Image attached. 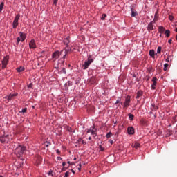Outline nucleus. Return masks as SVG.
Wrapping results in <instances>:
<instances>
[{"mask_svg": "<svg viewBox=\"0 0 177 177\" xmlns=\"http://www.w3.org/2000/svg\"><path fill=\"white\" fill-rule=\"evenodd\" d=\"M78 169H79V171H81V167H79Z\"/></svg>", "mask_w": 177, "mask_h": 177, "instance_id": "57", "label": "nucleus"}, {"mask_svg": "<svg viewBox=\"0 0 177 177\" xmlns=\"http://www.w3.org/2000/svg\"><path fill=\"white\" fill-rule=\"evenodd\" d=\"M20 19V14H17L12 22V28H17L19 26V19Z\"/></svg>", "mask_w": 177, "mask_h": 177, "instance_id": "3", "label": "nucleus"}, {"mask_svg": "<svg viewBox=\"0 0 177 177\" xmlns=\"http://www.w3.org/2000/svg\"><path fill=\"white\" fill-rule=\"evenodd\" d=\"M168 66H169L168 64H164V68H163L164 71H167V68L168 67Z\"/></svg>", "mask_w": 177, "mask_h": 177, "instance_id": "31", "label": "nucleus"}, {"mask_svg": "<svg viewBox=\"0 0 177 177\" xmlns=\"http://www.w3.org/2000/svg\"><path fill=\"white\" fill-rule=\"evenodd\" d=\"M143 95V92L142 91H138L137 92V96L136 97V99H139V97H140V96H142Z\"/></svg>", "mask_w": 177, "mask_h": 177, "instance_id": "18", "label": "nucleus"}, {"mask_svg": "<svg viewBox=\"0 0 177 177\" xmlns=\"http://www.w3.org/2000/svg\"><path fill=\"white\" fill-rule=\"evenodd\" d=\"M62 167H66V162H62Z\"/></svg>", "mask_w": 177, "mask_h": 177, "instance_id": "46", "label": "nucleus"}, {"mask_svg": "<svg viewBox=\"0 0 177 177\" xmlns=\"http://www.w3.org/2000/svg\"><path fill=\"white\" fill-rule=\"evenodd\" d=\"M169 60H172V56L169 55L167 58H166V62H167L168 63H169Z\"/></svg>", "mask_w": 177, "mask_h": 177, "instance_id": "27", "label": "nucleus"}, {"mask_svg": "<svg viewBox=\"0 0 177 177\" xmlns=\"http://www.w3.org/2000/svg\"><path fill=\"white\" fill-rule=\"evenodd\" d=\"M111 136H113V133L109 132L106 134V138L109 139V138H111Z\"/></svg>", "mask_w": 177, "mask_h": 177, "instance_id": "26", "label": "nucleus"}, {"mask_svg": "<svg viewBox=\"0 0 177 177\" xmlns=\"http://www.w3.org/2000/svg\"><path fill=\"white\" fill-rule=\"evenodd\" d=\"M3 6H5V3L3 2H1L0 4V13L2 12V10L3 9Z\"/></svg>", "mask_w": 177, "mask_h": 177, "instance_id": "25", "label": "nucleus"}, {"mask_svg": "<svg viewBox=\"0 0 177 177\" xmlns=\"http://www.w3.org/2000/svg\"><path fill=\"white\" fill-rule=\"evenodd\" d=\"M149 55H150L151 57H152L153 59H154V57H155V56H156V53H155V52H154V50H149Z\"/></svg>", "mask_w": 177, "mask_h": 177, "instance_id": "19", "label": "nucleus"}, {"mask_svg": "<svg viewBox=\"0 0 177 177\" xmlns=\"http://www.w3.org/2000/svg\"><path fill=\"white\" fill-rule=\"evenodd\" d=\"M68 176H70V172L66 171V172L65 173V175H64V177H68Z\"/></svg>", "mask_w": 177, "mask_h": 177, "instance_id": "36", "label": "nucleus"}, {"mask_svg": "<svg viewBox=\"0 0 177 177\" xmlns=\"http://www.w3.org/2000/svg\"><path fill=\"white\" fill-rule=\"evenodd\" d=\"M57 160H58L59 161H61V160H62V157L58 156V157L57 158Z\"/></svg>", "mask_w": 177, "mask_h": 177, "instance_id": "41", "label": "nucleus"}, {"mask_svg": "<svg viewBox=\"0 0 177 177\" xmlns=\"http://www.w3.org/2000/svg\"><path fill=\"white\" fill-rule=\"evenodd\" d=\"M18 93H10V95L3 97V99L7 100L8 102H10V100H15V98L16 97V96H18Z\"/></svg>", "mask_w": 177, "mask_h": 177, "instance_id": "4", "label": "nucleus"}, {"mask_svg": "<svg viewBox=\"0 0 177 177\" xmlns=\"http://www.w3.org/2000/svg\"><path fill=\"white\" fill-rule=\"evenodd\" d=\"M174 31H175L176 32H177V28L174 30Z\"/></svg>", "mask_w": 177, "mask_h": 177, "instance_id": "52", "label": "nucleus"}, {"mask_svg": "<svg viewBox=\"0 0 177 177\" xmlns=\"http://www.w3.org/2000/svg\"><path fill=\"white\" fill-rule=\"evenodd\" d=\"M28 88H32V83H30L28 86Z\"/></svg>", "mask_w": 177, "mask_h": 177, "instance_id": "42", "label": "nucleus"}, {"mask_svg": "<svg viewBox=\"0 0 177 177\" xmlns=\"http://www.w3.org/2000/svg\"><path fill=\"white\" fill-rule=\"evenodd\" d=\"M61 73L62 74H66V68H63L62 70L61 71Z\"/></svg>", "mask_w": 177, "mask_h": 177, "instance_id": "37", "label": "nucleus"}, {"mask_svg": "<svg viewBox=\"0 0 177 177\" xmlns=\"http://www.w3.org/2000/svg\"><path fill=\"white\" fill-rule=\"evenodd\" d=\"M73 86V82H67L66 84H65V86L66 88H68V86Z\"/></svg>", "mask_w": 177, "mask_h": 177, "instance_id": "21", "label": "nucleus"}, {"mask_svg": "<svg viewBox=\"0 0 177 177\" xmlns=\"http://www.w3.org/2000/svg\"><path fill=\"white\" fill-rule=\"evenodd\" d=\"M145 78L147 81H149L150 80V76H147Z\"/></svg>", "mask_w": 177, "mask_h": 177, "instance_id": "44", "label": "nucleus"}, {"mask_svg": "<svg viewBox=\"0 0 177 177\" xmlns=\"http://www.w3.org/2000/svg\"><path fill=\"white\" fill-rule=\"evenodd\" d=\"M59 0H54L53 1V5H55V6H56V5H57V1H58Z\"/></svg>", "mask_w": 177, "mask_h": 177, "instance_id": "39", "label": "nucleus"}, {"mask_svg": "<svg viewBox=\"0 0 177 177\" xmlns=\"http://www.w3.org/2000/svg\"><path fill=\"white\" fill-rule=\"evenodd\" d=\"M167 38H168L169 37V35H171V31H169V30H165V32Z\"/></svg>", "mask_w": 177, "mask_h": 177, "instance_id": "22", "label": "nucleus"}, {"mask_svg": "<svg viewBox=\"0 0 177 177\" xmlns=\"http://www.w3.org/2000/svg\"><path fill=\"white\" fill-rule=\"evenodd\" d=\"M79 167L81 168V167H82V165H81V164H80V165H79Z\"/></svg>", "mask_w": 177, "mask_h": 177, "instance_id": "56", "label": "nucleus"}, {"mask_svg": "<svg viewBox=\"0 0 177 177\" xmlns=\"http://www.w3.org/2000/svg\"><path fill=\"white\" fill-rule=\"evenodd\" d=\"M77 143H79V145H86V142L84 141L82 138H79L77 140Z\"/></svg>", "mask_w": 177, "mask_h": 177, "instance_id": "15", "label": "nucleus"}, {"mask_svg": "<svg viewBox=\"0 0 177 177\" xmlns=\"http://www.w3.org/2000/svg\"><path fill=\"white\" fill-rule=\"evenodd\" d=\"M158 80L157 79V77H153L152 78V82L155 83V84H157V81Z\"/></svg>", "mask_w": 177, "mask_h": 177, "instance_id": "29", "label": "nucleus"}, {"mask_svg": "<svg viewBox=\"0 0 177 177\" xmlns=\"http://www.w3.org/2000/svg\"><path fill=\"white\" fill-rule=\"evenodd\" d=\"M0 177H3V176H0Z\"/></svg>", "mask_w": 177, "mask_h": 177, "instance_id": "59", "label": "nucleus"}, {"mask_svg": "<svg viewBox=\"0 0 177 177\" xmlns=\"http://www.w3.org/2000/svg\"><path fill=\"white\" fill-rule=\"evenodd\" d=\"M131 10L132 17H136V16H138V12L133 10V8H131Z\"/></svg>", "mask_w": 177, "mask_h": 177, "instance_id": "16", "label": "nucleus"}, {"mask_svg": "<svg viewBox=\"0 0 177 177\" xmlns=\"http://www.w3.org/2000/svg\"><path fill=\"white\" fill-rule=\"evenodd\" d=\"M87 133H91V135H95L96 136L97 132V129L95 126L90 127L89 129L87 130Z\"/></svg>", "mask_w": 177, "mask_h": 177, "instance_id": "5", "label": "nucleus"}, {"mask_svg": "<svg viewBox=\"0 0 177 177\" xmlns=\"http://www.w3.org/2000/svg\"><path fill=\"white\" fill-rule=\"evenodd\" d=\"M157 85V83H153L151 85V89H153V91H154V89H156V86Z\"/></svg>", "mask_w": 177, "mask_h": 177, "instance_id": "28", "label": "nucleus"}, {"mask_svg": "<svg viewBox=\"0 0 177 177\" xmlns=\"http://www.w3.org/2000/svg\"><path fill=\"white\" fill-rule=\"evenodd\" d=\"M134 118L135 116L133 115H132L131 113H129V119L130 120V121H133Z\"/></svg>", "mask_w": 177, "mask_h": 177, "instance_id": "24", "label": "nucleus"}, {"mask_svg": "<svg viewBox=\"0 0 177 177\" xmlns=\"http://www.w3.org/2000/svg\"><path fill=\"white\" fill-rule=\"evenodd\" d=\"M30 49H35L37 48V44H35V40L32 39L29 43Z\"/></svg>", "mask_w": 177, "mask_h": 177, "instance_id": "10", "label": "nucleus"}, {"mask_svg": "<svg viewBox=\"0 0 177 177\" xmlns=\"http://www.w3.org/2000/svg\"><path fill=\"white\" fill-rule=\"evenodd\" d=\"M118 103H120V100H117L115 104H118Z\"/></svg>", "mask_w": 177, "mask_h": 177, "instance_id": "49", "label": "nucleus"}, {"mask_svg": "<svg viewBox=\"0 0 177 177\" xmlns=\"http://www.w3.org/2000/svg\"><path fill=\"white\" fill-rule=\"evenodd\" d=\"M56 153H57V154H60V151H59V149H57V150L56 151Z\"/></svg>", "mask_w": 177, "mask_h": 177, "instance_id": "45", "label": "nucleus"}, {"mask_svg": "<svg viewBox=\"0 0 177 177\" xmlns=\"http://www.w3.org/2000/svg\"><path fill=\"white\" fill-rule=\"evenodd\" d=\"M19 35H20V38H21V42H23L24 41H25V39H26V34H24V33L20 32H19Z\"/></svg>", "mask_w": 177, "mask_h": 177, "instance_id": "13", "label": "nucleus"}, {"mask_svg": "<svg viewBox=\"0 0 177 177\" xmlns=\"http://www.w3.org/2000/svg\"><path fill=\"white\" fill-rule=\"evenodd\" d=\"M154 22L153 21H151L149 24V25H148V26H147V30L149 31V32H150V31H153V30H155L156 29V26H154Z\"/></svg>", "mask_w": 177, "mask_h": 177, "instance_id": "8", "label": "nucleus"}, {"mask_svg": "<svg viewBox=\"0 0 177 177\" xmlns=\"http://www.w3.org/2000/svg\"><path fill=\"white\" fill-rule=\"evenodd\" d=\"M60 55H62V53H60L59 51L57 50L55 52H54L52 55V57L53 59H55V60H57V59H59V57H60Z\"/></svg>", "mask_w": 177, "mask_h": 177, "instance_id": "9", "label": "nucleus"}, {"mask_svg": "<svg viewBox=\"0 0 177 177\" xmlns=\"http://www.w3.org/2000/svg\"><path fill=\"white\" fill-rule=\"evenodd\" d=\"M64 44L65 45H68V44H70V37H68L66 39H64Z\"/></svg>", "mask_w": 177, "mask_h": 177, "instance_id": "17", "label": "nucleus"}, {"mask_svg": "<svg viewBox=\"0 0 177 177\" xmlns=\"http://www.w3.org/2000/svg\"><path fill=\"white\" fill-rule=\"evenodd\" d=\"M169 44H171L172 42V39H170L169 41H168Z\"/></svg>", "mask_w": 177, "mask_h": 177, "instance_id": "48", "label": "nucleus"}, {"mask_svg": "<svg viewBox=\"0 0 177 177\" xmlns=\"http://www.w3.org/2000/svg\"><path fill=\"white\" fill-rule=\"evenodd\" d=\"M151 70H153L152 67H149L147 68V71H148L149 74H151Z\"/></svg>", "mask_w": 177, "mask_h": 177, "instance_id": "32", "label": "nucleus"}, {"mask_svg": "<svg viewBox=\"0 0 177 177\" xmlns=\"http://www.w3.org/2000/svg\"><path fill=\"white\" fill-rule=\"evenodd\" d=\"M157 53L160 54L161 53V47H158V49H157Z\"/></svg>", "mask_w": 177, "mask_h": 177, "instance_id": "35", "label": "nucleus"}, {"mask_svg": "<svg viewBox=\"0 0 177 177\" xmlns=\"http://www.w3.org/2000/svg\"><path fill=\"white\" fill-rule=\"evenodd\" d=\"M93 62V59H92V57H91V56L88 57V60H86L84 64L82 65L83 70H86L88 67L91 66V64Z\"/></svg>", "mask_w": 177, "mask_h": 177, "instance_id": "2", "label": "nucleus"}, {"mask_svg": "<svg viewBox=\"0 0 177 177\" xmlns=\"http://www.w3.org/2000/svg\"><path fill=\"white\" fill-rule=\"evenodd\" d=\"M106 17H107V15L103 14L101 17V20H104L106 19Z\"/></svg>", "mask_w": 177, "mask_h": 177, "instance_id": "30", "label": "nucleus"}, {"mask_svg": "<svg viewBox=\"0 0 177 177\" xmlns=\"http://www.w3.org/2000/svg\"><path fill=\"white\" fill-rule=\"evenodd\" d=\"M160 37H162L161 33H160Z\"/></svg>", "mask_w": 177, "mask_h": 177, "instance_id": "58", "label": "nucleus"}, {"mask_svg": "<svg viewBox=\"0 0 177 177\" xmlns=\"http://www.w3.org/2000/svg\"><path fill=\"white\" fill-rule=\"evenodd\" d=\"M129 103H131V97H127L124 102V107H128V106H129Z\"/></svg>", "mask_w": 177, "mask_h": 177, "instance_id": "12", "label": "nucleus"}, {"mask_svg": "<svg viewBox=\"0 0 177 177\" xmlns=\"http://www.w3.org/2000/svg\"><path fill=\"white\" fill-rule=\"evenodd\" d=\"M133 147L135 149H139V147H140V144L139 142H136L134 145H133Z\"/></svg>", "mask_w": 177, "mask_h": 177, "instance_id": "23", "label": "nucleus"}, {"mask_svg": "<svg viewBox=\"0 0 177 177\" xmlns=\"http://www.w3.org/2000/svg\"><path fill=\"white\" fill-rule=\"evenodd\" d=\"M9 62V57L6 56L2 60V68H6V66H8V63Z\"/></svg>", "mask_w": 177, "mask_h": 177, "instance_id": "6", "label": "nucleus"}, {"mask_svg": "<svg viewBox=\"0 0 177 177\" xmlns=\"http://www.w3.org/2000/svg\"><path fill=\"white\" fill-rule=\"evenodd\" d=\"M169 19L171 20V21H172L174 20V16L169 15Z\"/></svg>", "mask_w": 177, "mask_h": 177, "instance_id": "40", "label": "nucleus"}, {"mask_svg": "<svg viewBox=\"0 0 177 177\" xmlns=\"http://www.w3.org/2000/svg\"><path fill=\"white\" fill-rule=\"evenodd\" d=\"M110 143H111V145H113V140L110 141Z\"/></svg>", "mask_w": 177, "mask_h": 177, "instance_id": "53", "label": "nucleus"}, {"mask_svg": "<svg viewBox=\"0 0 177 177\" xmlns=\"http://www.w3.org/2000/svg\"><path fill=\"white\" fill-rule=\"evenodd\" d=\"M72 172L73 174H75V172L74 171V170L72 169Z\"/></svg>", "mask_w": 177, "mask_h": 177, "instance_id": "54", "label": "nucleus"}, {"mask_svg": "<svg viewBox=\"0 0 177 177\" xmlns=\"http://www.w3.org/2000/svg\"><path fill=\"white\" fill-rule=\"evenodd\" d=\"M152 107L154 110H157L158 109V107L154 104H152Z\"/></svg>", "mask_w": 177, "mask_h": 177, "instance_id": "38", "label": "nucleus"}, {"mask_svg": "<svg viewBox=\"0 0 177 177\" xmlns=\"http://www.w3.org/2000/svg\"><path fill=\"white\" fill-rule=\"evenodd\" d=\"M0 142L1 143H8V142H9V135L0 137Z\"/></svg>", "mask_w": 177, "mask_h": 177, "instance_id": "7", "label": "nucleus"}, {"mask_svg": "<svg viewBox=\"0 0 177 177\" xmlns=\"http://www.w3.org/2000/svg\"><path fill=\"white\" fill-rule=\"evenodd\" d=\"M17 73H21V72L24 71V67L20 66L19 68H17Z\"/></svg>", "mask_w": 177, "mask_h": 177, "instance_id": "20", "label": "nucleus"}, {"mask_svg": "<svg viewBox=\"0 0 177 177\" xmlns=\"http://www.w3.org/2000/svg\"><path fill=\"white\" fill-rule=\"evenodd\" d=\"M19 113H27V108H24Z\"/></svg>", "mask_w": 177, "mask_h": 177, "instance_id": "33", "label": "nucleus"}, {"mask_svg": "<svg viewBox=\"0 0 177 177\" xmlns=\"http://www.w3.org/2000/svg\"><path fill=\"white\" fill-rule=\"evenodd\" d=\"M20 41H21V39H20V37H17V41L18 44H19V42H20Z\"/></svg>", "mask_w": 177, "mask_h": 177, "instance_id": "43", "label": "nucleus"}, {"mask_svg": "<svg viewBox=\"0 0 177 177\" xmlns=\"http://www.w3.org/2000/svg\"><path fill=\"white\" fill-rule=\"evenodd\" d=\"M68 164H69V165H71V163L70 162V161L68 162Z\"/></svg>", "mask_w": 177, "mask_h": 177, "instance_id": "51", "label": "nucleus"}, {"mask_svg": "<svg viewBox=\"0 0 177 177\" xmlns=\"http://www.w3.org/2000/svg\"><path fill=\"white\" fill-rule=\"evenodd\" d=\"M127 132L129 135H133V133H135V129H133V127H128Z\"/></svg>", "mask_w": 177, "mask_h": 177, "instance_id": "11", "label": "nucleus"}, {"mask_svg": "<svg viewBox=\"0 0 177 177\" xmlns=\"http://www.w3.org/2000/svg\"><path fill=\"white\" fill-rule=\"evenodd\" d=\"M99 149H100V151H104V148L102 147V145H100Z\"/></svg>", "mask_w": 177, "mask_h": 177, "instance_id": "34", "label": "nucleus"}, {"mask_svg": "<svg viewBox=\"0 0 177 177\" xmlns=\"http://www.w3.org/2000/svg\"><path fill=\"white\" fill-rule=\"evenodd\" d=\"M14 147H15V154L17 157H21L24 154V151H26V147L18 143H15Z\"/></svg>", "mask_w": 177, "mask_h": 177, "instance_id": "1", "label": "nucleus"}, {"mask_svg": "<svg viewBox=\"0 0 177 177\" xmlns=\"http://www.w3.org/2000/svg\"><path fill=\"white\" fill-rule=\"evenodd\" d=\"M158 31L160 34H164V31H165V28L163 26H159Z\"/></svg>", "mask_w": 177, "mask_h": 177, "instance_id": "14", "label": "nucleus"}, {"mask_svg": "<svg viewBox=\"0 0 177 177\" xmlns=\"http://www.w3.org/2000/svg\"><path fill=\"white\" fill-rule=\"evenodd\" d=\"M88 140H92V137H88Z\"/></svg>", "mask_w": 177, "mask_h": 177, "instance_id": "50", "label": "nucleus"}, {"mask_svg": "<svg viewBox=\"0 0 177 177\" xmlns=\"http://www.w3.org/2000/svg\"><path fill=\"white\" fill-rule=\"evenodd\" d=\"M53 172V171H50L48 172V175H52V176H53V174H52Z\"/></svg>", "mask_w": 177, "mask_h": 177, "instance_id": "47", "label": "nucleus"}, {"mask_svg": "<svg viewBox=\"0 0 177 177\" xmlns=\"http://www.w3.org/2000/svg\"><path fill=\"white\" fill-rule=\"evenodd\" d=\"M64 59H66V55L63 57Z\"/></svg>", "mask_w": 177, "mask_h": 177, "instance_id": "55", "label": "nucleus"}]
</instances>
